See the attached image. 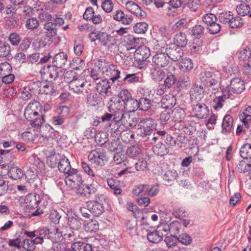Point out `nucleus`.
Masks as SVG:
<instances>
[{"label":"nucleus","mask_w":251,"mask_h":251,"mask_svg":"<svg viewBox=\"0 0 251 251\" xmlns=\"http://www.w3.org/2000/svg\"><path fill=\"white\" fill-rule=\"evenodd\" d=\"M221 77V75L218 71H205L201 73L200 79L209 93L215 94L220 88Z\"/></svg>","instance_id":"obj_1"},{"label":"nucleus","mask_w":251,"mask_h":251,"mask_svg":"<svg viewBox=\"0 0 251 251\" xmlns=\"http://www.w3.org/2000/svg\"><path fill=\"white\" fill-rule=\"evenodd\" d=\"M64 81L69 85V90L76 94L86 93V81L82 76L76 74L74 71H68L64 75Z\"/></svg>","instance_id":"obj_2"},{"label":"nucleus","mask_w":251,"mask_h":251,"mask_svg":"<svg viewBox=\"0 0 251 251\" xmlns=\"http://www.w3.org/2000/svg\"><path fill=\"white\" fill-rule=\"evenodd\" d=\"M245 89V83L243 80L239 77H233L230 81V84L225 89L223 90L225 99H229L232 93L233 94H240Z\"/></svg>","instance_id":"obj_3"},{"label":"nucleus","mask_w":251,"mask_h":251,"mask_svg":"<svg viewBox=\"0 0 251 251\" xmlns=\"http://www.w3.org/2000/svg\"><path fill=\"white\" fill-rule=\"evenodd\" d=\"M98 66L102 70L103 75L109 77L108 79L112 82L120 77V71L117 69L116 66L109 64L105 60H100L98 61Z\"/></svg>","instance_id":"obj_4"},{"label":"nucleus","mask_w":251,"mask_h":251,"mask_svg":"<svg viewBox=\"0 0 251 251\" xmlns=\"http://www.w3.org/2000/svg\"><path fill=\"white\" fill-rule=\"evenodd\" d=\"M219 20L224 24H227L232 28L240 27L243 24L242 19L239 16L234 17L230 11L220 14Z\"/></svg>","instance_id":"obj_5"},{"label":"nucleus","mask_w":251,"mask_h":251,"mask_svg":"<svg viewBox=\"0 0 251 251\" xmlns=\"http://www.w3.org/2000/svg\"><path fill=\"white\" fill-rule=\"evenodd\" d=\"M100 198H103L102 195L96 194L95 200L89 201L86 203L87 209L95 216H99L104 211L103 204L99 201Z\"/></svg>","instance_id":"obj_6"},{"label":"nucleus","mask_w":251,"mask_h":251,"mask_svg":"<svg viewBox=\"0 0 251 251\" xmlns=\"http://www.w3.org/2000/svg\"><path fill=\"white\" fill-rule=\"evenodd\" d=\"M90 161L99 166H103L108 161V158L104 152L97 149L92 151L88 156Z\"/></svg>","instance_id":"obj_7"},{"label":"nucleus","mask_w":251,"mask_h":251,"mask_svg":"<svg viewBox=\"0 0 251 251\" xmlns=\"http://www.w3.org/2000/svg\"><path fill=\"white\" fill-rule=\"evenodd\" d=\"M113 82L108 78L102 79L96 83V89L102 96H110L112 95L111 85Z\"/></svg>","instance_id":"obj_8"},{"label":"nucleus","mask_w":251,"mask_h":251,"mask_svg":"<svg viewBox=\"0 0 251 251\" xmlns=\"http://www.w3.org/2000/svg\"><path fill=\"white\" fill-rule=\"evenodd\" d=\"M122 126L126 128L135 127L138 122V118L134 113L126 112L120 117Z\"/></svg>","instance_id":"obj_9"},{"label":"nucleus","mask_w":251,"mask_h":251,"mask_svg":"<svg viewBox=\"0 0 251 251\" xmlns=\"http://www.w3.org/2000/svg\"><path fill=\"white\" fill-rule=\"evenodd\" d=\"M42 106L37 100L31 101L26 106L24 111V116L26 120L31 119L41 111Z\"/></svg>","instance_id":"obj_10"},{"label":"nucleus","mask_w":251,"mask_h":251,"mask_svg":"<svg viewBox=\"0 0 251 251\" xmlns=\"http://www.w3.org/2000/svg\"><path fill=\"white\" fill-rule=\"evenodd\" d=\"M123 4H125L126 9L135 15L137 17L144 18L147 14L142 10L141 7L135 2L130 0H122Z\"/></svg>","instance_id":"obj_11"},{"label":"nucleus","mask_w":251,"mask_h":251,"mask_svg":"<svg viewBox=\"0 0 251 251\" xmlns=\"http://www.w3.org/2000/svg\"><path fill=\"white\" fill-rule=\"evenodd\" d=\"M192 107L195 116L199 119H205L209 115V109L203 102H193Z\"/></svg>","instance_id":"obj_12"},{"label":"nucleus","mask_w":251,"mask_h":251,"mask_svg":"<svg viewBox=\"0 0 251 251\" xmlns=\"http://www.w3.org/2000/svg\"><path fill=\"white\" fill-rule=\"evenodd\" d=\"M150 55L151 52L149 48L143 46L136 50L134 53V58L139 65H144L145 61Z\"/></svg>","instance_id":"obj_13"},{"label":"nucleus","mask_w":251,"mask_h":251,"mask_svg":"<svg viewBox=\"0 0 251 251\" xmlns=\"http://www.w3.org/2000/svg\"><path fill=\"white\" fill-rule=\"evenodd\" d=\"M112 17L116 21L121 23L123 25H128L132 24L133 18L129 14H125L121 9H118L114 11Z\"/></svg>","instance_id":"obj_14"},{"label":"nucleus","mask_w":251,"mask_h":251,"mask_svg":"<svg viewBox=\"0 0 251 251\" xmlns=\"http://www.w3.org/2000/svg\"><path fill=\"white\" fill-rule=\"evenodd\" d=\"M65 182L66 184L71 188H77L82 184L83 180L81 175L77 174L76 170V171H73L68 174Z\"/></svg>","instance_id":"obj_15"},{"label":"nucleus","mask_w":251,"mask_h":251,"mask_svg":"<svg viewBox=\"0 0 251 251\" xmlns=\"http://www.w3.org/2000/svg\"><path fill=\"white\" fill-rule=\"evenodd\" d=\"M139 125L143 130V134L145 137L150 136L155 128V123L154 120L151 118H146L141 120Z\"/></svg>","instance_id":"obj_16"},{"label":"nucleus","mask_w":251,"mask_h":251,"mask_svg":"<svg viewBox=\"0 0 251 251\" xmlns=\"http://www.w3.org/2000/svg\"><path fill=\"white\" fill-rule=\"evenodd\" d=\"M152 63L157 67L163 68L167 66L170 62L169 57L167 52H159L154 54Z\"/></svg>","instance_id":"obj_17"},{"label":"nucleus","mask_w":251,"mask_h":251,"mask_svg":"<svg viewBox=\"0 0 251 251\" xmlns=\"http://www.w3.org/2000/svg\"><path fill=\"white\" fill-rule=\"evenodd\" d=\"M27 120L30 122V125L33 127L37 129L40 128V131L42 134L43 136H46L43 130L45 128L47 127L43 126L45 120V117L42 113H39L37 115L34 116L33 118L32 117L31 119H28Z\"/></svg>","instance_id":"obj_18"},{"label":"nucleus","mask_w":251,"mask_h":251,"mask_svg":"<svg viewBox=\"0 0 251 251\" xmlns=\"http://www.w3.org/2000/svg\"><path fill=\"white\" fill-rule=\"evenodd\" d=\"M204 90L203 86L195 84L190 90V99L192 102H198L201 100L204 96Z\"/></svg>","instance_id":"obj_19"},{"label":"nucleus","mask_w":251,"mask_h":251,"mask_svg":"<svg viewBox=\"0 0 251 251\" xmlns=\"http://www.w3.org/2000/svg\"><path fill=\"white\" fill-rule=\"evenodd\" d=\"M167 52L169 57V60L171 59L174 61L179 60L183 56V50L175 45H170L169 48H168Z\"/></svg>","instance_id":"obj_20"},{"label":"nucleus","mask_w":251,"mask_h":251,"mask_svg":"<svg viewBox=\"0 0 251 251\" xmlns=\"http://www.w3.org/2000/svg\"><path fill=\"white\" fill-rule=\"evenodd\" d=\"M40 201L39 195L36 194H29L25 199L26 207L29 209L37 208Z\"/></svg>","instance_id":"obj_21"},{"label":"nucleus","mask_w":251,"mask_h":251,"mask_svg":"<svg viewBox=\"0 0 251 251\" xmlns=\"http://www.w3.org/2000/svg\"><path fill=\"white\" fill-rule=\"evenodd\" d=\"M176 103V99L175 96L171 94L164 95L161 101V107L164 109L172 108Z\"/></svg>","instance_id":"obj_22"},{"label":"nucleus","mask_w":251,"mask_h":251,"mask_svg":"<svg viewBox=\"0 0 251 251\" xmlns=\"http://www.w3.org/2000/svg\"><path fill=\"white\" fill-rule=\"evenodd\" d=\"M58 168L61 172L68 175L73 171H76V169L71 168L69 159L66 156L62 155L61 159L58 163Z\"/></svg>","instance_id":"obj_23"},{"label":"nucleus","mask_w":251,"mask_h":251,"mask_svg":"<svg viewBox=\"0 0 251 251\" xmlns=\"http://www.w3.org/2000/svg\"><path fill=\"white\" fill-rule=\"evenodd\" d=\"M50 3H43L41 8V12L39 13L38 18L41 22H51L52 16L47 11H43V9L49 11H52L50 8Z\"/></svg>","instance_id":"obj_24"},{"label":"nucleus","mask_w":251,"mask_h":251,"mask_svg":"<svg viewBox=\"0 0 251 251\" xmlns=\"http://www.w3.org/2000/svg\"><path fill=\"white\" fill-rule=\"evenodd\" d=\"M124 105L122 104L120 100L117 101L116 102L111 103L109 107V111L112 113L114 117H120L126 112Z\"/></svg>","instance_id":"obj_25"},{"label":"nucleus","mask_w":251,"mask_h":251,"mask_svg":"<svg viewBox=\"0 0 251 251\" xmlns=\"http://www.w3.org/2000/svg\"><path fill=\"white\" fill-rule=\"evenodd\" d=\"M67 59V54L64 52H60L55 55L52 63L56 68H62L66 65Z\"/></svg>","instance_id":"obj_26"},{"label":"nucleus","mask_w":251,"mask_h":251,"mask_svg":"<svg viewBox=\"0 0 251 251\" xmlns=\"http://www.w3.org/2000/svg\"><path fill=\"white\" fill-rule=\"evenodd\" d=\"M63 237L62 230L57 227L48 228L47 239H50L53 243L59 241Z\"/></svg>","instance_id":"obj_27"},{"label":"nucleus","mask_w":251,"mask_h":251,"mask_svg":"<svg viewBox=\"0 0 251 251\" xmlns=\"http://www.w3.org/2000/svg\"><path fill=\"white\" fill-rule=\"evenodd\" d=\"M46 37L51 39L57 35V29L52 22H46L43 25Z\"/></svg>","instance_id":"obj_28"},{"label":"nucleus","mask_w":251,"mask_h":251,"mask_svg":"<svg viewBox=\"0 0 251 251\" xmlns=\"http://www.w3.org/2000/svg\"><path fill=\"white\" fill-rule=\"evenodd\" d=\"M62 232L65 239L71 241H75L79 236V231L73 228L65 227L62 228Z\"/></svg>","instance_id":"obj_29"},{"label":"nucleus","mask_w":251,"mask_h":251,"mask_svg":"<svg viewBox=\"0 0 251 251\" xmlns=\"http://www.w3.org/2000/svg\"><path fill=\"white\" fill-rule=\"evenodd\" d=\"M233 120L230 115L225 116L222 123V132L225 133L230 132L233 129Z\"/></svg>","instance_id":"obj_30"},{"label":"nucleus","mask_w":251,"mask_h":251,"mask_svg":"<svg viewBox=\"0 0 251 251\" xmlns=\"http://www.w3.org/2000/svg\"><path fill=\"white\" fill-rule=\"evenodd\" d=\"M47 231L48 228L45 227L39 230H34V231H28L25 230L24 231V234L26 235L31 239H33L35 236H38L44 240V238H47Z\"/></svg>","instance_id":"obj_31"},{"label":"nucleus","mask_w":251,"mask_h":251,"mask_svg":"<svg viewBox=\"0 0 251 251\" xmlns=\"http://www.w3.org/2000/svg\"><path fill=\"white\" fill-rule=\"evenodd\" d=\"M84 230L88 232L97 231L99 228V224L95 220H88L84 221Z\"/></svg>","instance_id":"obj_32"},{"label":"nucleus","mask_w":251,"mask_h":251,"mask_svg":"<svg viewBox=\"0 0 251 251\" xmlns=\"http://www.w3.org/2000/svg\"><path fill=\"white\" fill-rule=\"evenodd\" d=\"M100 101L101 98L98 94L95 93L87 95L86 98V102L90 106H96L100 102Z\"/></svg>","instance_id":"obj_33"},{"label":"nucleus","mask_w":251,"mask_h":251,"mask_svg":"<svg viewBox=\"0 0 251 251\" xmlns=\"http://www.w3.org/2000/svg\"><path fill=\"white\" fill-rule=\"evenodd\" d=\"M187 39L184 33L179 32L176 34L174 38V44L176 47L184 48L187 44Z\"/></svg>","instance_id":"obj_34"},{"label":"nucleus","mask_w":251,"mask_h":251,"mask_svg":"<svg viewBox=\"0 0 251 251\" xmlns=\"http://www.w3.org/2000/svg\"><path fill=\"white\" fill-rule=\"evenodd\" d=\"M105 126L109 127L113 132H118L120 127L122 126L120 117H114L112 120L107 123Z\"/></svg>","instance_id":"obj_35"},{"label":"nucleus","mask_w":251,"mask_h":251,"mask_svg":"<svg viewBox=\"0 0 251 251\" xmlns=\"http://www.w3.org/2000/svg\"><path fill=\"white\" fill-rule=\"evenodd\" d=\"M153 152L160 156L166 155L169 152V148L161 142L156 144L152 148Z\"/></svg>","instance_id":"obj_36"},{"label":"nucleus","mask_w":251,"mask_h":251,"mask_svg":"<svg viewBox=\"0 0 251 251\" xmlns=\"http://www.w3.org/2000/svg\"><path fill=\"white\" fill-rule=\"evenodd\" d=\"M37 85L40 84L39 87V93L42 94L49 95L52 93L53 87L52 84L47 82H37Z\"/></svg>","instance_id":"obj_37"},{"label":"nucleus","mask_w":251,"mask_h":251,"mask_svg":"<svg viewBox=\"0 0 251 251\" xmlns=\"http://www.w3.org/2000/svg\"><path fill=\"white\" fill-rule=\"evenodd\" d=\"M124 106L126 112H133L138 109V100L131 97L128 100L125 101L124 103Z\"/></svg>","instance_id":"obj_38"},{"label":"nucleus","mask_w":251,"mask_h":251,"mask_svg":"<svg viewBox=\"0 0 251 251\" xmlns=\"http://www.w3.org/2000/svg\"><path fill=\"white\" fill-rule=\"evenodd\" d=\"M73 251H92V247L90 244L83 242H75L72 244Z\"/></svg>","instance_id":"obj_39"},{"label":"nucleus","mask_w":251,"mask_h":251,"mask_svg":"<svg viewBox=\"0 0 251 251\" xmlns=\"http://www.w3.org/2000/svg\"><path fill=\"white\" fill-rule=\"evenodd\" d=\"M141 152L142 150L140 146L136 144L128 147L126 151V153L129 157L135 158L139 156L141 153Z\"/></svg>","instance_id":"obj_40"},{"label":"nucleus","mask_w":251,"mask_h":251,"mask_svg":"<svg viewBox=\"0 0 251 251\" xmlns=\"http://www.w3.org/2000/svg\"><path fill=\"white\" fill-rule=\"evenodd\" d=\"M173 120L175 122H180L185 116L184 110L179 107H176L174 109L172 112Z\"/></svg>","instance_id":"obj_41"},{"label":"nucleus","mask_w":251,"mask_h":251,"mask_svg":"<svg viewBox=\"0 0 251 251\" xmlns=\"http://www.w3.org/2000/svg\"><path fill=\"white\" fill-rule=\"evenodd\" d=\"M8 175L13 179H18L23 176V171L18 167H12L9 170Z\"/></svg>","instance_id":"obj_42"},{"label":"nucleus","mask_w":251,"mask_h":251,"mask_svg":"<svg viewBox=\"0 0 251 251\" xmlns=\"http://www.w3.org/2000/svg\"><path fill=\"white\" fill-rule=\"evenodd\" d=\"M149 191V185L147 184H140L135 186L132 190V193L136 196H143L147 194Z\"/></svg>","instance_id":"obj_43"},{"label":"nucleus","mask_w":251,"mask_h":251,"mask_svg":"<svg viewBox=\"0 0 251 251\" xmlns=\"http://www.w3.org/2000/svg\"><path fill=\"white\" fill-rule=\"evenodd\" d=\"M95 37L103 46H106L111 40L112 37L105 32H100L95 35Z\"/></svg>","instance_id":"obj_44"},{"label":"nucleus","mask_w":251,"mask_h":251,"mask_svg":"<svg viewBox=\"0 0 251 251\" xmlns=\"http://www.w3.org/2000/svg\"><path fill=\"white\" fill-rule=\"evenodd\" d=\"M237 170L240 173H247L250 176L251 174V164L245 161H240L237 165Z\"/></svg>","instance_id":"obj_45"},{"label":"nucleus","mask_w":251,"mask_h":251,"mask_svg":"<svg viewBox=\"0 0 251 251\" xmlns=\"http://www.w3.org/2000/svg\"><path fill=\"white\" fill-rule=\"evenodd\" d=\"M67 224L68 226L66 227L73 228L75 230H79L81 226L80 220L74 217L68 218Z\"/></svg>","instance_id":"obj_46"},{"label":"nucleus","mask_w":251,"mask_h":251,"mask_svg":"<svg viewBox=\"0 0 251 251\" xmlns=\"http://www.w3.org/2000/svg\"><path fill=\"white\" fill-rule=\"evenodd\" d=\"M240 154L244 159L251 158V145L248 143L243 145L240 149Z\"/></svg>","instance_id":"obj_47"},{"label":"nucleus","mask_w":251,"mask_h":251,"mask_svg":"<svg viewBox=\"0 0 251 251\" xmlns=\"http://www.w3.org/2000/svg\"><path fill=\"white\" fill-rule=\"evenodd\" d=\"M138 109L141 110L147 111L150 109L151 106V100L147 98H141L138 100Z\"/></svg>","instance_id":"obj_48"},{"label":"nucleus","mask_w":251,"mask_h":251,"mask_svg":"<svg viewBox=\"0 0 251 251\" xmlns=\"http://www.w3.org/2000/svg\"><path fill=\"white\" fill-rule=\"evenodd\" d=\"M125 41L128 45L127 50H129L134 49L136 48L139 39L138 38H136L133 35H128L126 36H125Z\"/></svg>","instance_id":"obj_49"},{"label":"nucleus","mask_w":251,"mask_h":251,"mask_svg":"<svg viewBox=\"0 0 251 251\" xmlns=\"http://www.w3.org/2000/svg\"><path fill=\"white\" fill-rule=\"evenodd\" d=\"M165 75L166 73L163 70L154 69L152 71L151 76L154 81H160L164 78Z\"/></svg>","instance_id":"obj_50"},{"label":"nucleus","mask_w":251,"mask_h":251,"mask_svg":"<svg viewBox=\"0 0 251 251\" xmlns=\"http://www.w3.org/2000/svg\"><path fill=\"white\" fill-rule=\"evenodd\" d=\"M237 54L240 60H247L251 57V51L249 48L246 46L241 48Z\"/></svg>","instance_id":"obj_51"},{"label":"nucleus","mask_w":251,"mask_h":251,"mask_svg":"<svg viewBox=\"0 0 251 251\" xmlns=\"http://www.w3.org/2000/svg\"><path fill=\"white\" fill-rule=\"evenodd\" d=\"M148 24L145 22H139L133 26L134 31L138 34H144L148 29Z\"/></svg>","instance_id":"obj_52"},{"label":"nucleus","mask_w":251,"mask_h":251,"mask_svg":"<svg viewBox=\"0 0 251 251\" xmlns=\"http://www.w3.org/2000/svg\"><path fill=\"white\" fill-rule=\"evenodd\" d=\"M95 68L93 69L91 72V76L95 81L101 80L103 79L102 75H103L102 70L100 69L98 66V63Z\"/></svg>","instance_id":"obj_53"},{"label":"nucleus","mask_w":251,"mask_h":251,"mask_svg":"<svg viewBox=\"0 0 251 251\" xmlns=\"http://www.w3.org/2000/svg\"><path fill=\"white\" fill-rule=\"evenodd\" d=\"M251 107L248 106L243 111L240 115V118L242 120V122L245 125L247 124L249 120L251 119Z\"/></svg>","instance_id":"obj_54"},{"label":"nucleus","mask_w":251,"mask_h":251,"mask_svg":"<svg viewBox=\"0 0 251 251\" xmlns=\"http://www.w3.org/2000/svg\"><path fill=\"white\" fill-rule=\"evenodd\" d=\"M60 154H54L52 156H49L48 158V164L51 168H55L58 167V163L61 159Z\"/></svg>","instance_id":"obj_55"},{"label":"nucleus","mask_w":251,"mask_h":251,"mask_svg":"<svg viewBox=\"0 0 251 251\" xmlns=\"http://www.w3.org/2000/svg\"><path fill=\"white\" fill-rule=\"evenodd\" d=\"M170 112L167 109H164L161 111L159 114V121L160 123L162 126H164L167 124V122L170 119Z\"/></svg>","instance_id":"obj_56"},{"label":"nucleus","mask_w":251,"mask_h":251,"mask_svg":"<svg viewBox=\"0 0 251 251\" xmlns=\"http://www.w3.org/2000/svg\"><path fill=\"white\" fill-rule=\"evenodd\" d=\"M177 176L178 175L176 171L175 170H169L165 173L163 176V179L169 182L175 180Z\"/></svg>","instance_id":"obj_57"},{"label":"nucleus","mask_w":251,"mask_h":251,"mask_svg":"<svg viewBox=\"0 0 251 251\" xmlns=\"http://www.w3.org/2000/svg\"><path fill=\"white\" fill-rule=\"evenodd\" d=\"M201 5V0H188L187 6L192 12L198 11Z\"/></svg>","instance_id":"obj_58"},{"label":"nucleus","mask_w":251,"mask_h":251,"mask_svg":"<svg viewBox=\"0 0 251 251\" xmlns=\"http://www.w3.org/2000/svg\"><path fill=\"white\" fill-rule=\"evenodd\" d=\"M10 52V47L8 44L0 42V57H6Z\"/></svg>","instance_id":"obj_59"},{"label":"nucleus","mask_w":251,"mask_h":251,"mask_svg":"<svg viewBox=\"0 0 251 251\" xmlns=\"http://www.w3.org/2000/svg\"><path fill=\"white\" fill-rule=\"evenodd\" d=\"M123 80H126L128 83H135L141 82L142 78L137 76L135 74H128L124 77Z\"/></svg>","instance_id":"obj_60"},{"label":"nucleus","mask_w":251,"mask_h":251,"mask_svg":"<svg viewBox=\"0 0 251 251\" xmlns=\"http://www.w3.org/2000/svg\"><path fill=\"white\" fill-rule=\"evenodd\" d=\"M166 227L167 228V230L172 234L178 233L179 231L180 228V225L178 222L174 221L172 222L170 225H166Z\"/></svg>","instance_id":"obj_61"},{"label":"nucleus","mask_w":251,"mask_h":251,"mask_svg":"<svg viewBox=\"0 0 251 251\" xmlns=\"http://www.w3.org/2000/svg\"><path fill=\"white\" fill-rule=\"evenodd\" d=\"M236 11L239 15L245 16L250 13V7L249 5L242 3L237 6Z\"/></svg>","instance_id":"obj_62"},{"label":"nucleus","mask_w":251,"mask_h":251,"mask_svg":"<svg viewBox=\"0 0 251 251\" xmlns=\"http://www.w3.org/2000/svg\"><path fill=\"white\" fill-rule=\"evenodd\" d=\"M149 160L148 157L142 158L139 159L138 161L135 164V168L137 171H144L148 168V161Z\"/></svg>","instance_id":"obj_63"},{"label":"nucleus","mask_w":251,"mask_h":251,"mask_svg":"<svg viewBox=\"0 0 251 251\" xmlns=\"http://www.w3.org/2000/svg\"><path fill=\"white\" fill-rule=\"evenodd\" d=\"M180 67L183 71H190L193 68V64L192 60L188 58L182 59L181 62Z\"/></svg>","instance_id":"obj_64"}]
</instances>
